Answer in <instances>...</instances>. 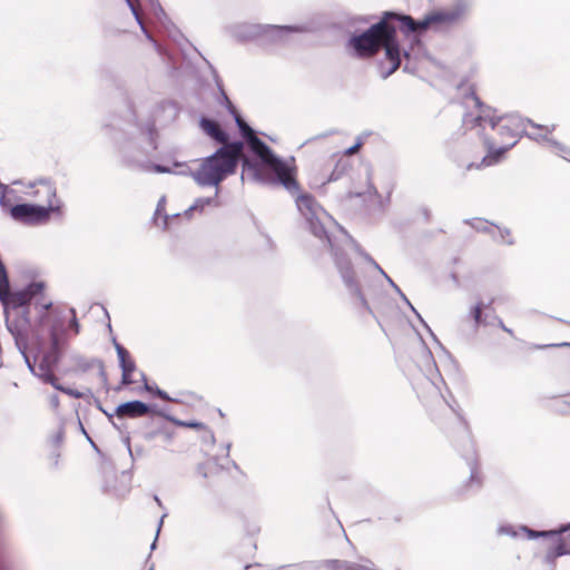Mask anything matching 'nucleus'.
<instances>
[{"label": "nucleus", "mask_w": 570, "mask_h": 570, "mask_svg": "<svg viewBox=\"0 0 570 570\" xmlns=\"http://www.w3.org/2000/svg\"><path fill=\"white\" fill-rule=\"evenodd\" d=\"M463 102L466 107L476 110V115H465L464 122L472 127L489 125L492 134L485 139L487 155L482 158L480 166H492L500 161L501 157L512 148L527 131L528 127L540 130L541 137H547L554 130V125H537L530 119H524L515 114L495 116L494 111L485 106L476 95L474 85H462Z\"/></svg>", "instance_id": "1"}, {"label": "nucleus", "mask_w": 570, "mask_h": 570, "mask_svg": "<svg viewBox=\"0 0 570 570\" xmlns=\"http://www.w3.org/2000/svg\"><path fill=\"white\" fill-rule=\"evenodd\" d=\"M413 387L431 421L448 439L459 440L470 436L468 422L449 405L433 381L420 375L414 380Z\"/></svg>", "instance_id": "2"}, {"label": "nucleus", "mask_w": 570, "mask_h": 570, "mask_svg": "<svg viewBox=\"0 0 570 570\" xmlns=\"http://www.w3.org/2000/svg\"><path fill=\"white\" fill-rule=\"evenodd\" d=\"M259 163L252 164L247 158L244 159V168L253 171L255 178L263 183L281 184L291 194L299 191L301 186L297 180V166L294 158L291 161L276 157L269 147L265 153L257 156Z\"/></svg>", "instance_id": "3"}, {"label": "nucleus", "mask_w": 570, "mask_h": 570, "mask_svg": "<svg viewBox=\"0 0 570 570\" xmlns=\"http://www.w3.org/2000/svg\"><path fill=\"white\" fill-rule=\"evenodd\" d=\"M243 147L242 141L220 147L214 155L203 160L199 168L193 173L194 179L203 186L218 185L228 175L235 173Z\"/></svg>", "instance_id": "4"}, {"label": "nucleus", "mask_w": 570, "mask_h": 570, "mask_svg": "<svg viewBox=\"0 0 570 570\" xmlns=\"http://www.w3.org/2000/svg\"><path fill=\"white\" fill-rule=\"evenodd\" d=\"M50 322V340L52 348L56 351L59 345L69 336L71 332L72 336H76L80 332V325L76 316L75 308H68L67 311L55 308L50 316L47 318Z\"/></svg>", "instance_id": "5"}, {"label": "nucleus", "mask_w": 570, "mask_h": 570, "mask_svg": "<svg viewBox=\"0 0 570 570\" xmlns=\"http://www.w3.org/2000/svg\"><path fill=\"white\" fill-rule=\"evenodd\" d=\"M464 16V8L455 6L449 9H442L431 12L424 19L415 21L412 17L403 18V24L407 32H415L419 30H426L432 26H452L459 22Z\"/></svg>", "instance_id": "6"}, {"label": "nucleus", "mask_w": 570, "mask_h": 570, "mask_svg": "<svg viewBox=\"0 0 570 570\" xmlns=\"http://www.w3.org/2000/svg\"><path fill=\"white\" fill-rule=\"evenodd\" d=\"M405 17V14L385 11L383 12L380 21L368 28L377 52L396 38L397 24L405 29V26L403 24V18Z\"/></svg>", "instance_id": "7"}, {"label": "nucleus", "mask_w": 570, "mask_h": 570, "mask_svg": "<svg viewBox=\"0 0 570 570\" xmlns=\"http://www.w3.org/2000/svg\"><path fill=\"white\" fill-rule=\"evenodd\" d=\"M295 203L299 213L306 218L311 226L312 233L323 238L326 230L321 224V216L325 213L316 198L309 193H296Z\"/></svg>", "instance_id": "8"}, {"label": "nucleus", "mask_w": 570, "mask_h": 570, "mask_svg": "<svg viewBox=\"0 0 570 570\" xmlns=\"http://www.w3.org/2000/svg\"><path fill=\"white\" fill-rule=\"evenodd\" d=\"M35 200L37 207H45L47 215L51 217L52 214L61 213V204L57 198L56 186L48 180H39L31 186L28 193Z\"/></svg>", "instance_id": "9"}, {"label": "nucleus", "mask_w": 570, "mask_h": 570, "mask_svg": "<svg viewBox=\"0 0 570 570\" xmlns=\"http://www.w3.org/2000/svg\"><path fill=\"white\" fill-rule=\"evenodd\" d=\"M335 264L336 267L345 283V285L350 288L351 293L360 301V307L366 312L367 314H373L372 308L370 307L365 296L362 293V289L356 279V275L350 258H347L344 254H335Z\"/></svg>", "instance_id": "10"}, {"label": "nucleus", "mask_w": 570, "mask_h": 570, "mask_svg": "<svg viewBox=\"0 0 570 570\" xmlns=\"http://www.w3.org/2000/svg\"><path fill=\"white\" fill-rule=\"evenodd\" d=\"M57 360L58 357L56 353L49 352L43 354L41 357H36L35 366H31L30 364L29 366L39 377L42 379L43 382L51 384L55 389L60 390L68 395L79 397V393H75L72 390L63 389L58 384L59 380L53 373V367L57 363Z\"/></svg>", "instance_id": "11"}, {"label": "nucleus", "mask_w": 570, "mask_h": 570, "mask_svg": "<svg viewBox=\"0 0 570 570\" xmlns=\"http://www.w3.org/2000/svg\"><path fill=\"white\" fill-rule=\"evenodd\" d=\"M10 216L22 224L42 225L50 220L45 207H37L35 204H18L8 207Z\"/></svg>", "instance_id": "12"}, {"label": "nucleus", "mask_w": 570, "mask_h": 570, "mask_svg": "<svg viewBox=\"0 0 570 570\" xmlns=\"http://www.w3.org/2000/svg\"><path fill=\"white\" fill-rule=\"evenodd\" d=\"M570 529V524L560 528L558 531H542L537 532L534 530H530L528 528H522V531H524L529 538H538V537H557V540L550 546L549 551L547 553V558L549 561H553L557 557L563 556V554H570V533L563 537H559V534L568 531Z\"/></svg>", "instance_id": "13"}, {"label": "nucleus", "mask_w": 570, "mask_h": 570, "mask_svg": "<svg viewBox=\"0 0 570 570\" xmlns=\"http://www.w3.org/2000/svg\"><path fill=\"white\" fill-rule=\"evenodd\" d=\"M45 285L43 283H31L29 286L24 289L17 291V292H10L7 296L4 302H1L4 308H19L23 306H28V304L38 295L43 294Z\"/></svg>", "instance_id": "14"}, {"label": "nucleus", "mask_w": 570, "mask_h": 570, "mask_svg": "<svg viewBox=\"0 0 570 570\" xmlns=\"http://www.w3.org/2000/svg\"><path fill=\"white\" fill-rule=\"evenodd\" d=\"M348 46L354 49L360 58H372L379 53L368 29L360 35L352 36Z\"/></svg>", "instance_id": "15"}, {"label": "nucleus", "mask_w": 570, "mask_h": 570, "mask_svg": "<svg viewBox=\"0 0 570 570\" xmlns=\"http://www.w3.org/2000/svg\"><path fill=\"white\" fill-rule=\"evenodd\" d=\"M235 120L242 136L247 141L252 151L256 156L265 153L268 146L255 135L254 130L244 121V119L239 115H236Z\"/></svg>", "instance_id": "16"}, {"label": "nucleus", "mask_w": 570, "mask_h": 570, "mask_svg": "<svg viewBox=\"0 0 570 570\" xmlns=\"http://www.w3.org/2000/svg\"><path fill=\"white\" fill-rule=\"evenodd\" d=\"M199 127L208 137L214 139L216 142L222 144L223 146L229 145L228 135L220 125L213 119L207 117H202L199 120Z\"/></svg>", "instance_id": "17"}, {"label": "nucleus", "mask_w": 570, "mask_h": 570, "mask_svg": "<svg viewBox=\"0 0 570 570\" xmlns=\"http://www.w3.org/2000/svg\"><path fill=\"white\" fill-rule=\"evenodd\" d=\"M117 353L122 370L121 384L130 385L136 382L134 379V373L136 371L135 361L130 357L129 352L120 345H117Z\"/></svg>", "instance_id": "18"}, {"label": "nucleus", "mask_w": 570, "mask_h": 570, "mask_svg": "<svg viewBox=\"0 0 570 570\" xmlns=\"http://www.w3.org/2000/svg\"><path fill=\"white\" fill-rule=\"evenodd\" d=\"M149 407L141 401H131L117 406L115 414L117 417H141L148 414Z\"/></svg>", "instance_id": "19"}, {"label": "nucleus", "mask_w": 570, "mask_h": 570, "mask_svg": "<svg viewBox=\"0 0 570 570\" xmlns=\"http://www.w3.org/2000/svg\"><path fill=\"white\" fill-rule=\"evenodd\" d=\"M382 49L385 50V57L391 63V68L384 73V77L386 78L400 68L401 50L396 38L384 46Z\"/></svg>", "instance_id": "20"}, {"label": "nucleus", "mask_w": 570, "mask_h": 570, "mask_svg": "<svg viewBox=\"0 0 570 570\" xmlns=\"http://www.w3.org/2000/svg\"><path fill=\"white\" fill-rule=\"evenodd\" d=\"M331 570H379L370 559H361V562H347L334 560L330 563Z\"/></svg>", "instance_id": "21"}, {"label": "nucleus", "mask_w": 570, "mask_h": 570, "mask_svg": "<svg viewBox=\"0 0 570 570\" xmlns=\"http://www.w3.org/2000/svg\"><path fill=\"white\" fill-rule=\"evenodd\" d=\"M10 293V283L6 266L0 263V302H4L6 296Z\"/></svg>", "instance_id": "22"}, {"label": "nucleus", "mask_w": 570, "mask_h": 570, "mask_svg": "<svg viewBox=\"0 0 570 570\" xmlns=\"http://www.w3.org/2000/svg\"><path fill=\"white\" fill-rule=\"evenodd\" d=\"M175 425L177 426H181V428H189V429H195V430H198V431H206V432H210L208 426L203 423V422H196V421H181V420H178V419H175V417H170L169 419Z\"/></svg>", "instance_id": "23"}, {"label": "nucleus", "mask_w": 570, "mask_h": 570, "mask_svg": "<svg viewBox=\"0 0 570 570\" xmlns=\"http://www.w3.org/2000/svg\"><path fill=\"white\" fill-rule=\"evenodd\" d=\"M493 303L491 298L487 304L483 302H479L471 311V316L475 323V325H480L482 323V311L488 308Z\"/></svg>", "instance_id": "24"}, {"label": "nucleus", "mask_w": 570, "mask_h": 570, "mask_svg": "<svg viewBox=\"0 0 570 570\" xmlns=\"http://www.w3.org/2000/svg\"><path fill=\"white\" fill-rule=\"evenodd\" d=\"M553 412L559 415L570 414V402L556 401L553 404Z\"/></svg>", "instance_id": "25"}, {"label": "nucleus", "mask_w": 570, "mask_h": 570, "mask_svg": "<svg viewBox=\"0 0 570 570\" xmlns=\"http://www.w3.org/2000/svg\"><path fill=\"white\" fill-rule=\"evenodd\" d=\"M213 202V198H198L194 206L190 207V210H203L205 206L212 205Z\"/></svg>", "instance_id": "26"}, {"label": "nucleus", "mask_w": 570, "mask_h": 570, "mask_svg": "<svg viewBox=\"0 0 570 570\" xmlns=\"http://www.w3.org/2000/svg\"><path fill=\"white\" fill-rule=\"evenodd\" d=\"M8 187L6 185L0 184V204L3 208H8L11 204L10 199L6 196Z\"/></svg>", "instance_id": "27"}, {"label": "nucleus", "mask_w": 570, "mask_h": 570, "mask_svg": "<svg viewBox=\"0 0 570 570\" xmlns=\"http://www.w3.org/2000/svg\"><path fill=\"white\" fill-rule=\"evenodd\" d=\"M155 395L163 401L179 403L180 401L176 397H170L165 391L157 389Z\"/></svg>", "instance_id": "28"}, {"label": "nucleus", "mask_w": 570, "mask_h": 570, "mask_svg": "<svg viewBox=\"0 0 570 570\" xmlns=\"http://www.w3.org/2000/svg\"><path fill=\"white\" fill-rule=\"evenodd\" d=\"M361 147H362V142L358 141L354 146L347 148L344 154L346 156H352V155L356 154L361 149Z\"/></svg>", "instance_id": "29"}, {"label": "nucleus", "mask_w": 570, "mask_h": 570, "mask_svg": "<svg viewBox=\"0 0 570 570\" xmlns=\"http://www.w3.org/2000/svg\"><path fill=\"white\" fill-rule=\"evenodd\" d=\"M126 1L129 4V7L131 8V10H132L134 14L136 16V18L139 19L138 10H137L136 4H135L136 0H126Z\"/></svg>", "instance_id": "30"}, {"label": "nucleus", "mask_w": 570, "mask_h": 570, "mask_svg": "<svg viewBox=\"0 0 570 570\" xmlns=\"http://www.w3.org/2000/svg\"><path fill=\"white\" fill-rule=\"evenodd\" d=\"M41 306L45 308V309H49L51 307V302L50 301H46L42 298V301L40 302Z\"/></svg>", "instance_id": "31"}, {"label": "nucleus", "mask_w": 570, "mask_h": 570, "mask_svg": "<svg viewBox=\"0 0 570 570\" xmlns=\"http://www.w3.org/2000/svg\"><path fill=\"white\" fill-rule=\"evenodd\" d=\"M502 531H504L505 533L511 534V535L517 534L514 531H510V530H505V529H502Z\"/></svg>", "instance_id": "32"}, {"label": "nucleus", "mask_w": 570, "mask_h": 570, "mask_svg": "<svg viewBox=\"0 0 570 570\" xmlns=\"http://www.w3.org/2000/svg\"><path fill=\"white\" fill-rule=\"evenodd\" d=\"M503 330H504L505 332H508V333H511V331H510L509 328H505L504 326H503Z\"/></svg>", "instance_id": "33"}]
</instances>
